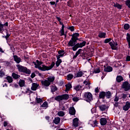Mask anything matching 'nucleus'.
Returning <instances> with one entry per match:
<instances>
[{
  "label": "nucleus",
  "instance_id": "nucleus-1",
  "mask_svg": "<svg viewBox=\"0 0 130 130\" xmlns=\"http://www.w3.org/2000/svg\"><path fill=\"white\" fill-rule=\"evenodd\" d=\"M16 67L18 70V71H19L20 73H25L28 75H30V74H31V71L30 70L27 69L24 66H22V65L17 64Z\"/></svg>",
  "mask_w": 130,
  "mask_h": 130
},
{
  "label": "nucleus",
  "instance_id": "nucleus-2",
  "mask_svg": "<svg viewBox=\"0 0 130 130\" xmlns=\"http://www.w3.org/2000/svg\"><path fill=\"white\" fill-rule=\"evenodd\" d=\"M84 98L85 101L90 102L93 100V95H92V93L89 92H84Z\"/></svg>",
  "mask_w": 130,
  "mask_h": 130
},
{
  "label": "nucleus",
  "instance_id": "nucleus-3",
  "mask_svg": "<svg viewBox=\"0 0 130 130\" xmlns=\"http://www.w3.org/2000/svg\"><path fill=\"white\" fill-rule=\"evenodd\" d=\"M122 88L126 92L130 90V84L127 81H125L122 84Z\"/></svg>",
  "mask_w": 130,
  "mask_h": 130
},
{
  "label": "nucleus",
  "instance_id": "nucleus-4",
  "mask_svg": "<svg viewBox=\"0 0 130 130\" xmlns=\"http://www.w3.org/2000/svg\"><path fill=\"white\" fill-rule=\"evenodd\" d=\"M109 45L111 46L112 50H116L117 49V45H118L117 43H115L114 41H112L109 43Z\"/></svg>",
  "mask_w": 130,
  "mask_h": 130
},
{
  "label": "nucleus",
  "instance_id": "nucleus-5",
  "mask_svg": "<svg viewBox=\"0 0 130 130\" xmlns=\"http://www.w3.org/2000/svg\"><path fill=\"white\" fill-rule=\"evenodd\" d=\"M34 63L35 66V68L36 69H38L40 71H42V72H45L44 65H42L40 66L39 64H37L36 62H34Z\"/></svg>",
  "mask_w": 130,
  "mask_h": 130
},
{
  "label": "nucleus",
  "instance_id": "nucleus-6",
  "mask_svg": "<svg viewBox=\"0 0 130 130\" xmlns=\"http://www.w3.org/2000/svg\"><path fill=\"white\" fill-rule=\"evenodd\" d=\"M54 66H55V63L54 62V61H52L51 63V65L49 67L44 65L45 72L46 71H50V70L53 68V67H54Z\"/></svg>",
  "mask_w": 130,
  "mask_h": 130
},
{
  "label": "nucleus",
  "instance_id": "nucleus-7",
  "mask_svg": "<svg viewBox=\"0 0 130 130\" xmlns=\"http://www.w3.org/2000/svg\"><path fill=\"white\" fill-rule=\"evenodd\" d=\"M73 126L74 127H78L79 126V118H75L73 120V124H72Z\"/></svg>",
  "mask_w": 130,
  "mask_h": 130
},
{
  "label": "nucleus",
  "instance_id": "nucleus-8",
  "mask_svg": "<svg viewBox=\"0 0 130 130\" xmlns=\"http://www.w3.org/2000/svg\"><path fill=\"white\" fill-rule=\"evenodd\" d=\"M76 43H77V40L72 38L71 40L68 43V46H74V45H76Z\"/></svg>",
  "mask_w": 130,
  "mask_h": 130
},
{
  "label": "nucleus",
  "instance_id": "nucleus-9",
  "mask_svg": "<svg viewBox=\"0 0 130 130\" xmlns=\"http://www.w3.org/2000/svg\"><path fill=\"white\" fill-rule=\"evenodd\" d=\"M41 84L44 87H49L50 86V83L47 80L42 81Z\"/></svg>",
  "mask_w": 130,
  "mask_h": 130
},
{
  "label": "nucleus",
  "instance_id": "nucleus-10",
  "mask_svg": "<svg viewBox=\"0 0 130 130\" xmlns=\"http://www.w3.org/2000/svg\"><path fill=\"white\" fill-rule=\"evenodd\" d=\"M129 108H130V103L129 102H126L125 105L123 107V110L127 111Z\"/></svg>",
  "mask_w": 130,
  "mask_h": 130
},
{
  "label": "nucleus",
  "instance_id": "nucleus-11",
  "mask_svg": "<svg viewBox=\"0 0 130 130\" xmlns=\"http://www.w3.org/2000/svg\"><path fill=\"white\" fill-rule=\"evenodd\" d=\"M69 114L71 115H75L76 114V110L75 109V107H71L69 108Z\"/></svg>",
  "mask_w": 130,
  "mask_h": 130
},
{
  "label": "nucleus",
  "instance_id": "nucleus-12",
  "mask_svg": "<svg viewBox=\"0 0 130 130\" xmlns=\"http://www.w3.org/2000/svg\"><path fill=\"white\" fill-rule=\"evenodd\" d=\"M39 86V84L36 83H33L31 85V89L32 91H36L37 90V88Z\"/></svg>",
  "mask_w": 130,
  "mask_h": 130
},
{
  "label": "nucleus",
  "instance_id": "nucleus-13",
  "mask_svg": "<svg viewBox=\"0 0 130 130\" xmlns=\"http://www.w3.org/2000/svg\"><path fill=\"white\" fill-rule=\"evenodd\" d=\"M100 123L101 125H106V123H107V119L106 118H101L100 119Z\"/></svg>",
  "mask_w": 130,
  "mask_h": 130
},
{
  "label": "nucleus",
  "instance_id": "nucleus-14",
  "mask_svg": "<svg viewBox=\"0 0 130 130\" xmlns=\"http://www.w3.org/2000/svg\"><path fill=\"white\" fill-rule=\"evenodd\" d=\"M13 58H14V61L16 62V63H20L21 61H22L21 58L17 55H14Z\"/></svg>",
  "mask_w": 130,
  "mask_h": 130
},
{
  "label": "nucleus",
  "instance_id": "nucleus-15",
  "mask_svg": "<svg viewBox=\"0 0 130 130\" xmlns=\"http://www.w3.org/2000/svg\"><path fill=\"white\" fill-rule=\"evenodd\" d=\"M65 87H66V89H65L66 92H69L71 89H72V83H69L65 85Z\"/></svg>",
  "mask_w": 130,
  "mask_h": 130
},
{
  "label": "nucleus",
  "instance_id": "nucleus-16",
  "mask_svg": "<svg viewBox=\"0 0 130 130\" xmlns=\"http://www.w3.org/2000/svg\"><path fill=\"white\" fill-rule=\"evenodd\" d=\"M54 80H55V77L54 76H49L47 78V80L51 84V83H53L54 82Z\"/></svg>",
  "mask_w": 130,
  "mask_h": 130
},
{
  "label": "nucleus",
  "instance_id": "nucleus-17",
  "mask_svg": "<svg viewBox=\"0 0 130 130\" xmlns=\"http://www.w3.org/2000/svg\"><path fill=\"white\" fill-rule=\"evenodd\" d=\"M104 71L107 72V73H110V72H112L113 69L112 67L110 66H107V67L104 66Z\"/></svg>",
  "mask_w": 130,
  "mask_h": 130
},
{
  "label": "nucleus",
  "instance_id": "nucleus-18",
  "mask_svg": "<svg viewBox=\"0 0 130 130\" xmlns=\"http://www.w3.org/2000/svg\"><path fill=\"white\" fill-rule=\"evenodd\" d=\"M99 108L101 111H105L106 109H108V107L105 105H101L99 106Z\"/></svg>",
  "mask_w": 130,
  "mask_h": 130
},
{
  "label": "nucleus",
  "instance_id": "nucleus-19",
  "mask_svg": "<svg viewBox=\"0 0 130 130\" xmlns=\"http://www.w3.org/2000/svg\"><path fill=\"white\" fill-rule=\"evenodd\" d=\"M67 6L70 8H74V1L73 0H69L67 2Z\"/></svg>",
  "mask_w": 130,
  "mask_h": 130
},
{
  "label": "nucleus",
  "instance_id": "nucleus-20",
  "mask_svg": "<svg viewBox=\"0 0 130 130\" xmlns=\"http://www.w3.org/2000/svg\"><path fill=\"white\" fill-rule=\"evenodd\" d=\"M83 88V86L81 85H78L75 86H74V89L77 91H81V89Z\"/></svg>",
  "mask_w": 130,
  "mask_h": 130
},
{
  "label": "nucleus",
  "instance_id": "nucleus-21",
  "mask_svg": "<svg viewBox=\"0 0 130 130\" xmlns=\"http://www.w3.org/2000/svg\"><path fill=\"white\" fill-rule=\"evenodd\" d=\"M126 41L128 43L129 48H130V34L127 33L126 36Z\"/></svg>",
  "mask_w": 130,
  "mask_h": 130
},
{
  "label": "nucleus",
  "instance_id": "nucleus-22",
  "mask_svg": "<svg viewBox=\"0 0 130 130\" xmlns=\"http://www.w3.org/2000/svg\"><path fill=\"white\" fill-rule=\"evenodd\" d=\"M105 91H102L99 94V98L100 99H105Z\"/></svg>",
  "mask_w": 130,
  "mask_h": 130
},
{
  "label": "nucleus",
  "instance_id": "nucleus-23",
  "mask_svg": "<svg viewBox=\"0 0 130 130\" xmlns=\"http://www.w3.org/2000/svg\"><path fill=\"white\" fill-rule=\"evenodd\" d=\"M79 36H80V34L79 33L76 32L73 35L72 38L74 40L77 41L78 40V37H79Z\"/></svg>",
  "mask_w": 130,
  "mask_h": 130
},
{
  "label": "nucleus",
  "instance_id": "nucleus-24",
  "mask_svg": "<svg viewBox=\"0 0 130 130\" xmlns=\"http://www.w3.org/2000/svg\"><path fill=\"white\" fill-rule=\"evenodd\" d=\"M77 44L79 48H82V47H83V46H85V45H86V41H83L81 43H77Z\"/></svg>",
  "mask_w": 130,
  "mask_h": 130
},
{
  "label": "nucleus",
  "instance_id": "nucleus-25",
  "mask_svg": "<svg viewBox=\"0 0 130 130\" xmlns=\"http://www.w3.org/2000/svg\"><path fill=\"white\" fill-rule=\"evenodd\" d=\"M19 85L20 87H24V86H25V80H20L19 81Z\"/></svg>",
  "mask_w": 130,
  "mask_h": 130
},
{
  "label": "nucleus",
  "instance_id": "nucleus-26",
  "mask_svg": "<svg viewBox=\"0 0 130 130\" xmlns=\"http://www.w3.org/2000/svg\"><path fill=\"white\" fill-rule=\"evenodd\" d=\"M41 107L44 108V109H46L48 107V103L45 102L41 106Z\"/></svg>",
  "mask_w": 130,
  "mask_h": 130
},
{
  "label": "nucleus",
  "instance_id": "nucleus-27",
  "mask_svg": "<svg viewBox=\"0 0 130 130\" xmlns=\"http://www.w3.org/2000/svg\"><path fill=\"white\" fill-rule=\"evenodd\" d=\"M69 98H70V95L68 94H64L62 95V100H68Z\"/></svg>",
  "mask_w": 130,
  "mask_h": 130
},
{
  "label": "nucleus",
  "instance_id": "nucleus-28",
  "mask_svg": "<svg viewBox=\"0 0 130 130\" xmlns=\"http://www.w3.org/2000/svg\"><path fill=\"white\" fill-rule=\"evenodd\" d=\"M116 81L118 83H120L121 81H123V78L121 76H118L116 78Z\"/></svg>",
  "mask_w": 130,
  "mask_h": 130
},
{
  "label": "nucleus",
  "instance_id": "nucleus-29",
  "mask_svg": "<svg viewBox=\"0 0 130 130\" xmlns=\"http://www.w3.org/2000/svg\"><path fill=\"white\" fill-rule=\"evenodd\" d=\"M59 122H60V117L55 118V119L54 120V123L55 124H58V123H59Z\"/></svg>",
  "mask_w": 130,
  "mask_h": 130
},
{
  "label": "nucleus",
  "instance_id": "nucleus-30",
  "mask_svg": "<svg viewBox=\"0 0 130 130\" xmlns=\"http://www.w3.org/2000/svg\"><path fill=\"white\" fill-rule=\"evenodd\" d=\"M98 36L100 38H105V36H106V33L99 32Z\"/></svg>",
  "mask_w": 130,
  "mask_h": 130
},
{
  "label": "nucleus",
  "instance_id": "nucleus-31",
  "mask_svg": "<svg viewBox=\"0 0 130 130\" xmlns=\"http://www.w3.org/2000/svg\"><path fill=\"white\" fill-rule=\"evenodd\" d=\"M12 76L13 79H15V80H17V79H19V78H20V75H19L15 73H12Z\"/></svg>",
  "mask_w": 130,
  "mask_h": 130
},
{
  "label": "nucleus",
  "instance_id": "nucleus-32",
  "mask_svg": "<svg viewBox=\"0 0 130 130\" xmlns=\"http://www.w3.org/2000/svg\"><path fill=\"white\" fill-rule=\"evenodd\" d=\"M106 97L108 99H109V98H111V92L110 91H108L105 92Z\"/></svg>",
  "mask_w": 130,
  "mask_h": 130
},
{
  "label": "nucleus",
  "instance_id": "nucleus-33",
  "mask_svg": "<svg viewBox=\"0 0 130 130\" xmlns=\"http://www.w3.org/2000/svg\"><path fill=\"white\" fill-rule=\"evenodd\" d=\"M55 100L56 101H61L62 100V96L61 95H58L55 98Z\"/></svg>",
  "mask_w": 130,
  "mask_h": 130
},
{
  "label": "nucleus",
  "instance_id": "nucleus-34",
  "mask_svg": "<svg viewBox=\"0 0 130 130\" xmlns=\"http://www.w3.org/2000/svg\"><path fill=\"white\" fill-rule=\"evenodd\" d=\"M114 7L115 8H117L119 10H121V8H122V6H121V5H120L119 4H118L117 3L114 4Z\"/></svg>",
  "mask_w": 130,
  "mask_h": 130
},
{
  "label": "nucleus",
  "instance_id": "nucleus-35",
  "mask_svg": "<svg viewBox=\"0 0 130 130\" xmlns=\"http://www.w3.org/2000/svg\"><path fill=\"white\" fill-rule=\"evenodd\" d=\"M6 79L8 82V83H13V78H12V77L10 76H7L6 77Z\"/></svg>",
  "mask_w": 130,
  "mask_h": 130
},
{
  "label": "nucleus",
  "instance_id": "nucleus-36",
  "mask_svg": "<svg viewBox=\"0 0 130 130\" xmlns=\"http://www.w3.org/2000/svg\"><path fill=\"white\" fill-rule=\"evenodd\" d=\"M73 78H74V75L73 74H69L67 75V80L68 81H71Z\"/></svg>",
  "mask_w": 130,
  "mask_h": 130
},
{
  "label": "nucleus",
  "instance_id": "nucleus-37",
  "mask_svg": "<svg viewBox=\"0 0 130 130\" xmlns=\"http://www.w3.org/2000/svg\"><path fill=\"white\" fill-rule=\"evenodd\" d=\"M62 61H61V59L57 60L55 62L56 67H57V68H58V67H59V65L60 64V63L62 62Z\"/></svg>",
  "mask_w": 130,
  "mask_h": 130
},
{
  "label": "nucleus",
  "instance_id": "nucleus-38",
  "mask_svg": "<svg viewBox=\"0 0 130 130\" xmlns=\"http://www.w3.org/2000/svg\"><path fill=\"white\" fill-rule=\"evenodd\" d=\"M36 100L37 103H42V102H43V101L42 100V99L40 98H36Z\"/></svg>",
  "mask_w": 130,
  "mask_h": 130
},
{
  "label": "nucleus",
  "instance_id": "nucleus-39",
  "mask_svg": "<svg viewBox=\"0 0 130 130\" xmlns=\"http://www.w3.org/2000/svg\"><path fill=\"white\" fill-rule=\"evenodd\" d=\"M83 72H78V73H77L76 74V77L77 78H80V77H82V76H83Z\"/></svg>",
  "mask_w": 130,
  "mask_h": 130
},
{
  "label": "nucleus",
  "instance_id": "nucleus-40",
  "mask_svg": "<svg viewBox=\"0 0 130 130\" xmlns=\"http://www.w3.org/2000/svg\"><path fill=\"white\" fill-rule=\"evenodd\" d=\"M59 32L60 33V36H63L64 35L65 37H67V35L64 34V29H61L59 30Z\"/></svg>",
  "mask_w": 130,
  "mask_h": 130
},
{
  "label": "nucleus",
  "instance_id": "nucleus-41",
  "mask_svg": "<svg viewBox=\"0 0 130 130\" xmlns=\"http://www.w3.org/2000/svg\"><path fill=\"white\" fill-rule=\"evenodd\" d=\"M68 30H70L71 32L75 31V27L74 26L67 27Z\"/></svg>",
  "mask_w": 130,
  "mask_h": 130
},
{
  "label": "nucleus",
  "instance_id": "nucleus-42",
  "mask_svg": "<svg viewBox=\"0 0 130 130\" xmlns=\"http://www.w3.org/2000/svg\"><path fill=\"white\" fill-rule=\"evenodd\" d=\"M58 115L61 117L64 116V112L62 111H60L58 112Z\"/></svg>",
  "mask_w": 130,
  "mask_h": 130
},
{
  "label": "nucleus",
  "instance_id": "nucleus-43",
  "mask_svg": "<svg viewBox=\"0 0 130 130\" xmlns=\"http://www.w3.org/2000/svg\"><path fill=\"white\" fill-rule=\"evenodd\" d=\"M122 98L123 99V100H127V94H124L123 93L122 94Z\"/></svg>",
  "mask_w": 130,
  "mask_h": 130
},
{
  "label": "nucleus",
  "instance_id": "nucleus-44",
  "mask_svg": "<svg viewBox=\"0 0 130 130\" xmlns=\"http://www.w3.org/2000/svg\"><path fill=\"white\" fill-rule=\"evenodd\" d=\"M78 48H79V47L78 46V44H76L75 45L73 46L72 49L73 51H76V50H77V49H78Z\"/></svg>",
  "mask_w": 130,
  "mask_h": 130
},
{
  "label": "nucleus",
  "instance_id": "nucleus-45",
  "mask_svg": "<svg viewBox=\"0 0 130 130\" xmlns=\"http://www.w3.org/2000/svg\"><path fill=\"white\" fill-rule=\"evenodd\" d=\"M125 4L126 6L127 7H128L129 8V9H130V0H126L125 2Z\"/></svg>",
  "mask_w": 130,
  "mask_h": 130
},
{
  "label": "nucleus",
  "instance_id": "nucleus-46",
  "mask_svg": "<svg viewBox=\"0 0 130 130\" xmlns=\"http://www.w3.org/2000/svg\"><path fill=\"white\" fill-rule=\"evenodd\" d=\"M124 29L125 30H128L129 29V24H125L124 25Z\"/></svg>",
  "mask_w": 130,
  "mask_h": 130
},
{
  "label": "nucleus",
  "instance_id": "nucleus-47",
  "mask_svg": "<svg viewBox=\"0 0 130 130\" xmlns=\"http://www.w3.org/2000/svg\"><path fill=\"white\" fill-rule=\"evenodd\" d=\"M52 92H55V91H57V87L56 86H52L51 88Z\"/></svg>",
  "mask_w": 130,
  "mask_h": 130
},
{
  "label": "nucleus",
  "instance_id": "nucleus-48",
  "mask_svg": "<svg viewBox=\"0 0 130 130\" xmlns=\"http://www.w3.org/2000/svg\"><path fill=\"white\" fill-rule=\"evenodd\" d=\"M58 53L60 55H62V56H63V55H64V50H59L58 51Z\"/></svg>",
  "mask_w": 130,
  "mask_h": 130
},
{
  "label": "nucleus",
  "instance_id": "nucleus-49",
  "mask_svg": "<svg viewBox=\"0 0 130 130\" xmlns=\"http://www.w3.org/2000/svg\"><path fill=\"white\" fill-rule=\"evenodd\" d=\"M4 31V25L0 23V32L3 33Z\"/></svg>",
  "mask_w": 130,
  "mask_h": 130
},
{
  "label": "nucleus",
  "instance_id": "nucleus-50",
  "mask_svg": "<svg viewBox=\"0 0 130 130\" xmlns=\"http://www.w3.org/2000/svg\"><path fill=\"white\" fill-rule=\"evenodd\" d=\"M100 72H101V71L100 70V69L98 68V69L94 70L93 73L94 74H99V73H100Z\"/></svg>",
  "mask_w": 130,
  "mask_h": 130
},
{
  "label": "nucleus",
  "instance_id": "nucleus-51",
  "mask_svg": "<svg viewBox=\"0 0 130 130\" xmlns=\"http://www.w3.org/2000/svg\"><path fill=\"white\" fill-rule=\"evenodd\" d=\"M68 108V107L67 106H62L60 107L61 110L66 111L67 110V109Z\"/></svg>",
  "mask_w": 130,
  "mask_h": 130
},
{
  "label": "nucleus",
  "instance_id": "nucleus-52",
  "mask_svg": "<svg viewBox=\"0 0 130 130\" xmlns=\"http://www.w3.org/2000/svg\"><path fill=\"white\" fill-rule=\"evenodd\" d=\"M111 41V38L106 39L104 41V43H109Z\"/></svg>",
  "mask_w": 130,
  "mask_h": 130
},
{
  "label": "nucleus",
  "instance_id": "nucleus-53",
  "mask_svg": "<svg viewBox=\"0 0 130 130\" xmlns=\"http://www.w3.org/2000/svg\"><path fill=\"white\" fill-rule=\"evenodd\" d=\"M36 62L38 65H39L40 67L41 66V64H43V62L42 61H40L38 60H36Z\"/></svg>",
  "mask_w": 130,
  "mask_h": 130
},
{
  "label": "nucleus",
  "instance_id": "nucleus-54",
  "mask_svg": "<svg viewBox=\"0 0 130 130\" xmlns=\"http://www.w3.org/2000/svg\"><path fill=\"white\" fill-rule=\"evenodd\" d=\"M4 75H5V72H4V71H3L2 70H1L0 71V78L4 77Z\"/></svg>",
  "mask_w": 130,
  "mask_h": 130
},
{
  "label": "nucleus",
  "instance_id": "nucleus-55",
  "mask_svg": "<svg viewBox=\"0 0 130 130\" xmlns=\"http://www.w3.org/2000/svg\"><path fill=\"white\" fill-rule=\"evenodd\" d=\"M72 100L73 101H74V102H78V101H79V98L74 97L72 99Z\"/></svg>",
  "mask_w": 130,
  "mask_h": 130
},
{
  "label": "nucleus",
  "instance_id": "nucleus-56",
  "mask_svg": "<svg viewBox=\"0 0 130 130\" xmlns=\"http://www.w3.org/2000/svg\"><path fill=\"white\" fill-rule=\"evenodd\" d=\"M81 51H82V49H79L78 50V51L76 52V55L78 56V55H79V54H80L81 53Z\"/></svg>",
  "mask_w": 130,
  "mask_h": 130
},
{
  "label": "nucleus",
  "instance_id": "nucleus-57",
  "mask_svg": "<svg viewBox=\"0 0 130 130\" xmlns=\"http://www.w3.org/2000/svg\"><path fill=\"white\" fill-rule=\"evenodd\" d=\"M99 89H100V88H99V87H96L94 89V91L95 92V93L96 94H98V93H99Z\"/></svg>",
  "mask_w": 130,
  "mask_h": 130
},
{
  "label": "nucleus",
  "instance_id": "nucleus-58",
  "mask_svg": "<svg viewBox=\"0 0 130 130\" xmlns=\"http://www.w3.org/2000/svg\"><path fill=\"white\" fill-rule=\"evenodd\" d=\"M118 100H119V98H118V96H117V95H116L115 96V99L114 100V101L115 102H117L118 101Z\"/></svg>",
  "mask_w": 130,
  "mask_h": 130
},
{
  "label": "nucleus",
  "instance_id": "nucleus-59",
  "mask_svg": "<svg viewBox=\"0 0 130 130\" xmlns=\"http://www.w3.org/2000/svg\"><path fill=\"white\" fill-rule=\"evenodd\" d=\"M83 84H85V85H86V86H87V85H90V83H89V82L88 81V80H85L83 82Z\"/></svg>",
  "mask_w": 130,
  "mask_h": 130
},
{
  "label": "nucleus",
  "instance_id": "nucleus-60",
  "mask_svg": "<svg viewBox=\"0 0 130 130\" xmlns=\"http://www.w3.org/2000/svg\"><path fill=\"white\" fill-rule=\"evenodd\" d=\"M126 61H130V56L129 55H127L126 57Z\"/></svg>",
  "mask_w": 130,
  "mask_h": 130
},
{
  "label": "nucleus",
  "instance_id": "nucleus-61",
  "mask_svg": "<svg viewBox=\"0 0 130 130\" xmlns=\"http://www.w3.org/2000/svg\"><path fill=\"white\" fill-rule=\"evenodd\" d=\"M36 75H35V73H33L31 74L30 77L31 79H33L34 78H35Z\"/></svg>",
  "mask_w": 130,
  "mask_h": 130
},
{
  "label": "nucleus",
  "instance_id": "nucleus-62",
  "mask_svg": "<svg viewBox=\"0 0 130 130\" xmlns=\"http://www.w3.org/2000/svg\"><path fill=\"white\" fill-rule=\"evenodd\" d=\"M60 57H62V55H59L57 56V60H58V59H59V58H60Z\"/></svg>",
  "mask_w": 130,
  "mask_h": 130
},
{
  "label": "nucleus",
  "instance_id": "nucleus-63",
  "mask_svg": "<svg viewBox=\"0 0 130 130\" xmlns=\"http://www.w3.org/2000/svg\"><path fill=\"white\" fill-rule=\"evenodd\" d=\"M4 125L6 127V126H8V122L5 121L4 122Z\"/></svg>",
  "mask_w": 130,
  "mask_h": 130
},
{
  "label": "nucleus",
  "instance_id": "nucleus-64",
  "mask_svg": "<svg viewBox=\"0 0 130 130\" xmlns=\"http://www.w3.org/2000/svg\"><path fill=\"white\" fill-rule=\"evenodd\" d=\"M114 106L115 107H117V106H118V103H115L114 104Z\"/></svg>",
  "mask_w": 130,
  "mask_h": 130
}]
</instances>
